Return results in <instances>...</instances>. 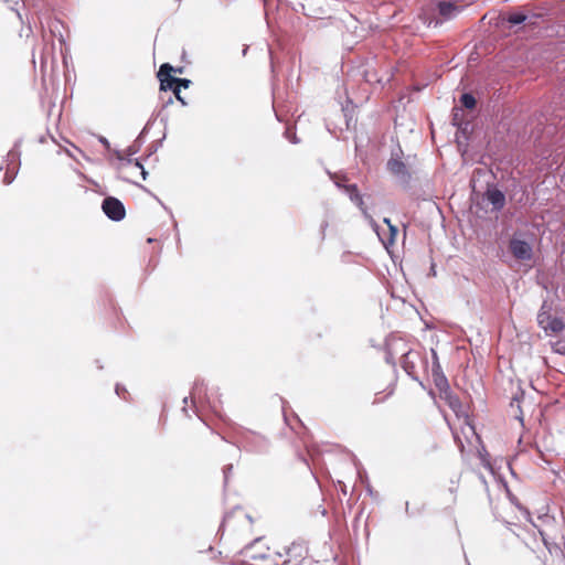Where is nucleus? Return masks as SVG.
Masks as SVG:
<instances>
[{
  "instance_id": "nucleus-8",
  "label": "nucleus",
  "mask_w": 565,
  "mask_h": 565,
  "mask_svg": "<svg viewBox=\"0 0 565 565\" xmlns=\"http://www.w3.org/2000/svg\"><path fill=\"white\" fill-rule=\"evenodd\" d=\"M241 443L247 452L262 454L267 450V440L257 435H245Z\"/></svg>"
},
{
  "instance_id": "nucleus-33",
  "label": "nucleus",
  "mask_w": 565,
  "mask_h": 565,
  "mask_svg": "<svg viewBox=\"0 0 565 565\" xmlns=\"http://www.w3.org/2000/svg\"><path fill=\"white\" fill-rule=\"evenodd\" d=\"M65 152L68 154V157H73V154L70 152V150H65Z\"/></svg>"
},
{
  "instance_id": "nucleus-22",
  "label": "nucleus",
  "mask_w": 565,
  "mask_h": 565,
  "mask_svg": "<svg viewBox=\"0 0 565 565\" xmlns=\"http://www.w3.org/2000/svg\"><path fill=\"white\" fill-rule=\"evenodd\" d=\"M388 228H390L391 242H392L394 239V237L396 236V234H397V227L395 225H392Z\"/></svg>"
},
{
  "instance_id": "nucleus-18",
  "label": "nucleus",
  "mask_w": 565,
  "mask_h": 565,
  "mask_svg": "<svg viewBox=\"0 0 565 565\" xmlns=\"http://www.w3.org/2000/svg\"><path fill=\"white\" fill-rule=\"evenodd\" d=\"M168 90H172L175 98L182 104V106H188V102L181 95V89L175 87V88H168Z\"/></svg>"
},
{
  "instance_id": "nucleus-1",
  "label": "nucleus",
  "mask_w": 565,
  "mask_h": 565,
  "mask_svg": "<svg viewBox=\"0 0 565 565\" xmlns=\"http://www.w3.org/2000/svg\"><path fill=\"white\" fill-rule=\"evenodd\" d=\"M403 151L401 147L392 150L391 158L387 161V170L404 186L411 181V173L407 164L402 160Z\"/></svg>"
},
{
  "instance_id": "nucleus-3",
  "label": "nucleus",
  "mask_w": 565,
  "mask_h": 565,
  "mask_svg": "<svg viewBox=\"0 0 565 565\" xmlns=\"http://www.w3.org/2000/svg\"><path fill=\"white\" fill-rule=\"evenodd\" d=\"M20 145H21V141L18 140L13 148L8 152V156H7V159H6V164H7V170H6V173H4V177H3V182L4 184H10L12 183V181L14 180L15 175H17V172L19 170V167H20V156H21V152H20Z\"/></svg>"
},
{
  "instance_id": "nucleus-4",
  "label": "nucleus",
  "mask_w": 565,
  "mask_h": 565,
  "mask_svg": "<svg viewBox=\"0 0 565 565\" xmlns=\"http://www.w3.org/2000/svg\"><path fill=\"white\" fill-rule=\"evenodd\" d=\"M344 191L345 193L349 195L350 200L356 204V206L361 210L363 216L365 217V220L369 221L370 225L372 226V228L374 230V232L380 235L379 233V225L377 223L373 220V217L371 216V214L367 212L366 207L364 206V202H363V198L362 195L359 193L358 191V186L355 184H348L344 186ZM381 238V236H379Z\"/></svg>"
},
{
  "instance_id": "nucleus-23",
  "label": "nucleus",
  "mask_w": 565,
  "mask_h": 565,
  "mask_svg": "<svg viewBox=\"0 0 565 565\" xmlns=\"http://www.w3.org/2000/svg\"><path fill=\"white\" fill-rule=\"evenodd\" d=\"M405 513H406L407 516H413L414 515V513L409 510L408 501H406V503H405Z\"/></svg>"
},
{
  "instance_id": "nucleus-5",
  "label": "nucleus",
  "mask_w": 565,
  "mask_h": 565,
  "mask_svg": "<svg viewBox=\"0 0 565 565\" xmlns=\"http://www.w3.org/2000/svg\"><path fill=\"white\" fill-rule=\"evenodd\" d=\"M102 209L106 216L111 221H121L126 215V210L122 202L114 196H107L104 199Z\"/></svg>"
},
{
  "instance_id": "nucleus-16",
  "label": "nucleus",
  "mask_w": 565,
  "mask_h": 565,
  "mask_svg": "<svg viewBox=\"0 0 565 565\" xmlns=\"http://www.w3.org/2000/svg\"><path fill=\"white\" fill-rule=\"evenodd\" d=\"M508 22L512 25H516V24H521L523 22H525L526 20V15L523 14V13H520V12H515V13H511L509 17H508Z\"/></svg>"
},
{
  "instance_id": "nucleus-11",
  "label": "nucleus",
  "mask_w": 565,
  "mask_h": 565,
  "mask_svg": "<svg viewBox=\"0 0 565 565\" xmlns=\"http://www.w3.org/2000/svg\"><path fill=\"white\" fill-rule=\"evenodd\" d=\"M204 395H205L204 383H203L202 381H196V382L194 383V386H193V388H192V392H191L190 396H189V397H188V396H185V397L183 398V404H184V406H183L182 411L186 414V412H188V408H186V407H188V402H189V399H191V402H192V404H193L194 408L196 409V403H198V402H200V403H201V402H202V399H203V396H204Z\"/></svg>"
},
{
  "instance_id": "nucleus-35",
  "label": "nucleus",
  "mask_w": 565,
  "mask_h": 565,
  "mask_svg": "<svg viewBox=\"0 0 565 565\" xmlns=\"http://www.w3.org/2000/svg\"><path fill=\"white\" fill-rule=\"evenodd\" d=\"M173 72L181 73V72H182V68H178V70H175V68H174V71H173Z\"/></svg>"
},
{
  "instance_id": "nucleus-29",
  "label": "nucleus",
  "mask_w": 565,
  "mask_h": 565,
  "mask_svg": "<svg viewBox=\"0 0 565 565\" xmlns=\"http://www.w3.org/2000/svg\"><path fill=\"white\" fill-rule=\"evenodd\" d=\"M384 223H385V224H387V226H388V227L393 225V224L391 223V220H390V218H387V217H385V218H384Z\"/></svg>"
},
{
  "instance_id": "nucleus-7",
  "label": "nucleus",
  "mask_w": 565,
  "mask_h": 565,
  "mask_svg": "<svg viewBox=\"0 0 565 565\" xmlns=\"http://www.w3.org/2000/svg\"><path fill=\"white\" fill-rule=\"evenodd\" d=\"M433 355V366H431V374L434 379V383L436 387L440 391V393L447 394L449 391V384L447 377L444 375L441 366L438 362L437 352L435 350H431Z\"/></svg>"
},
{
  "instance_id": "nucleus-30",
  "label": "nucleus",
  "mask_w": 565,
  "mask_h": 565,
  "mask_svg": "<svg viewBox=\"0 0 565 565\" xmlns=\"http://www.w3.org/2000/svg\"><path fill=\"white\" fill-rule=\"evenodd\" d=\"M367 492L370 493V495H373V494H374V493H373V489H372L370 486H367Z\"/></svg>"
},
{
  "instance_id": "nucleus-27",
  "label": "nucleus",
  "mask_w": 565,
  "mask_h": 565,
  "mask_svg": "<svg viewBox=\"0 0 565 565\" xmlns=\"http://www.w3.org/2000/svg\"><path fill=\"white\" fill-rule=\"evenodd\" d=\"M100 142H102L103 145H105V146H109L108 140H107L106 138H104V137H102V138H100Z\"/></svg>"
},
{
  "instance_id": "nucleus-28",
  "label": "nucleus",
  "mask_w": 565,
  "mask_h": 565,
  "mask_svg": "<svg viewBox=\"0 0 565 565\" xmlns=\"http://www.w3.org/2000/svg\"><path fill=\"white\" fill-rule=\"evenodd\" d=\"M539 323L543 326V322H544V317L543 315H539Z\"/></svg>"
},
{
  "instance_id": "nucleus-12",
  "label": "nucleus",
  "mask_w": 565,
  "mask_h": 565,
  "mask_svg": "<svg viewBox=\"0 0 565 565\" xmlns=\"http://www.w3.org/2000/svg\"><path fill=\"white\" fill-rule=\"evenodd\" d=\"M438 11L445 19H451L456 15L458 9L451 2L441 1L438 4Z\"/></svg>"
},
{
  "instance_id": "nucleus-25",
  "label": "nucleus",
  "mask_w": 565,
  "mask_h": 565,
  "mask_svg": "<svg viewBox=\"0 0 565 565\" xmlns=\"http://www.w3.org/2000/svg\"><path fill=\"white\" fill-rule=\"evenodd\" d=\"M140 173L142 175V179L146 180L147 175H148V171L145 169V167L142 169H140Z\"/></svg>"
},
{
  "instance_id": "nucleus-31",
  "label": "nucleus",
  "mask_w": 565,
  "mask_h": 565,
  "mask_svg": "<svg viewBox=\"0 0 565 565\" xmlns=\"http://www.w3.org/2000/svg\"><path fill=\"white\" fill-rule=\"evenodd\" d=\"M172 103H173V99L170 97V98L167 100L166 105H170V104H172Z\"/></svg>"
},
{
  "instance_id": "nucleus-26",
  "label": "nucleus",
  "mask_w": 565,
  "mask_h": 565,
  "mask_svg": "<svg viewBox=\"0 0 565 565\" xmlns=\"http://www.w3.org/2000/svg\"><path fill=\"white\" fill-rule=\"evenodd\" d=\"M334 183H335V185H337L338 188H342V189H344V186H345V185H343V184L341 183V181H339V180H334Z\"/></svg>"
},
{
  "instance_id": "nucleus-24",
  "label": "nucleus",
  "mask_w": 565,
  "mask_h": 565,
  "mask_svg": "<svg viewBox=\"0 0 565 565\" xmlns=\"http://www.w3.org/2000/svg\"><path fill=\"white\" fill-rule=\"evenodd\" d=\"M132 163L138 169H142L143 168V166L141 164V162L138 159H132Z\"/></svg>"
},
{
  "instance_id": "nucleus-2",
  "label": "nucleus",
  "mask_w": 565,
  "mask_h": 565,
  "mask_svg": "<svg viewBox=\"0 0 565 565\" xmlns=\"http://www.w3.org/2000/svg\"><path fill=\"white\" fill-rule=\"evenodd\" d=\"M174 67L169 63H164L160 66L158 72V78L160 81V89L168 90V88H189L192 82L188 78L174 77L171 75Z\"/></svg>"
},
{
  "instance_id": "nucleus-32",
  "label": "nucleus",
  "mask_w": 565,
  "mask_h": 565,
  "mask_svg": "<svg viewBox=\"0 0 565 565\" xmlns=\"http://www.w3.org/2000/svg\"><path fill=\"white\" fill-rule=\"evenodd\" d=\"M247 50H248V46H246L244 50H243V55H245L247 53Z\"/></svg>"
},
{
  "instance_id": "nucleus-10",
  "label": "nucleus",
  "mask_w": 565,
  "mask_h": 565,
  "mask_svg": "<svg viewBox=\"0 0 565 565\" xmlns=\"http://www.w3.org/2000/svg\"><path fill=\"white\" fill-rule=\"evenodd\" d=\"M259 543H260V539H257L253 543H250L249 545H246L244 547V550L242 551L244 556L248 557L250 559L267 561L268 562L267 565L273 563V561H276V556L271 557L268 554H266L265 552L255 551Z\"/></svg>"
},
{
  "instance_id": "nucleus-19",
  "label": "nucleus",
  "mask_w": 565,
  "mask_h": 565,
  "mask_svg": "<svg viewBox=\"0 0 565 565\" xmlns=\"http://www.w3.org/2000/svg\"><path fill=\"white\" fill-rule=\"evenodd\" d=\"M285 136L287 139L290 140V142L292 143H298L299 140L298 138L296 137V135L294 132H291L290 128H287L286 131H285Z\"/></svg>"
},
{
  "instance_id": "nucleus-13",
  "label": "nucleus",
  "mask_w": 565,
  "mask_h": 565,
  "mask_svg": "<svg viewBox=\"0 0 565 565\" xmlns=\"http://www.w3.org/2000/svg\"><path fill=\"white\" fill-rule=\"evenodd\" d=\"M138 150H139V147H137L136 145H132L126 149L125 153L117 151L116 156H117V159L120 161H127V163H132L131 157L134 154H136L138 152Z\"/></svg>"
},
{
  "instance_id": "nucleus-9",
  "label": "nucleus",
  "mask_w": 565,
  "mask_h": 565,
  "mask_svg": "<svg viewBox=\"0 0 565 565\" xmlns=\"http://www.w3.org/2000/svg\"><path fill=\"white\" fill-rule=\"evenodd\" d=\"M484 199L492 205V211L499 212L505 205L504 193L495 186H488Z\"/></svg>"
},
{
  "instance_id": "nucleus-21",
  "label": "nucleus",
  "mask_w": 565,
  "mask_h": 565,
  "mask_svg": "<svg viewBox=\"0 0 565 565\" xmlns=\"http://www.w3.org/2000/svg\"><path fill=\"white\" fill-rule=\"evenodd\" d=\"M115 392L119 397H122V393H126V388L122 385L117 384L115 387Z\"/></svg>"
},
{
  "instance_id": "nucleus-6",
  "label": "nucleus",
  "mask_w": 565,
  "mask_h": 565,
  "mask_svg": "<svg viewBox=\"0 0 565 565\" xmlns=\"http://www.w3.org/2000/svg\"><path fill=\"white\" fill-rule=\"evenodd\" d=\"M509 250L518 260L527 262L533 257L531 244L523 239L511 238L509 242Z\"/></svg>"
},
{
  "instance_id": "nucleus-17",
  "label": "nucleus",
  "mask_w": 565,
  "mask_h": 565,
  "mask_svg": "<svg viewBox=\"0 0 565 565\" xmlns=\"http://www.w3.org/2000/svg\"><path fill=\"white\" fill-rule=\"evenodd\" d=\"M449 406L457 412V409L460 407V402L457 397L449 394V392L446 394Z\"/></svg>"
},
{
  "instance_id": "nucleus-15",
  "label": "nucleus",
  "mask_w": 565,
  "mask_h": 565,
  "mask_svg": "<svg viewBox=\"0 0 565 565\" xmlns=\"http://www.w3.org/2000/svg\"><path fill=\"white\" fill-rule=\"evenodd\" d=\"M545 330H551L553 332H559L564 328V323L559 319H552L547 326H543Z\"/></svg>"
},
{
  "instance_id": "nucleus-14",
  "label": "nucleus",
  "mask_w": 565,
  "mask_h": 565,
  "mask_svg": "<svg viewBox=\"0 0 565 565\" xmlns=\"http://www.w3.org/2000/svg\"><path fill=\"white\" fill-rule=\"evenodd\" d=\"M461 105L467 109H472L476 106V98L470 93H465L460 97Z\"/></svg>"
},
{
  "instance_id": "nucleus-20",
  "label": "nucleus",
  "mask_w": 565,
  "mask_h": 565,
  "mask_svg": "<svg viewBox=\"0 0 565 565\" xmlns=\"http://www.w3.org/2000/svg\"><path fill=\"white\" fill-rule=\"evenodd\" d=\"M232 470H233V465H227V466L224 467L223 473H224V481H225V483L227 482L230 473L232 472Z\"/></svg>"
},
{
  "instance_id": "nucleus-34",
  "label": "nucleus",
  "mask_w": 565,
  "mask_h": 565,
  "mask_svg": "<svg viewBox=\"0 0 565 565\" xmlns=\"http://www.w3.org/2000/svg\"><path fill=\"white\" fill-rule=\"evenodd\" d=\"M327 226H328V223H327V222H324V223L322 224V230H324Z\"/></svg>"
}]
</instances>
